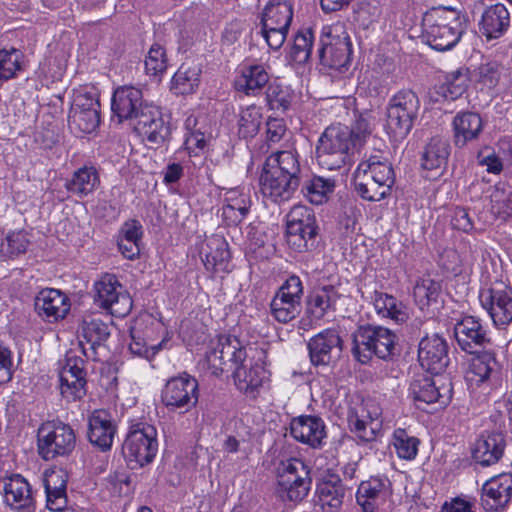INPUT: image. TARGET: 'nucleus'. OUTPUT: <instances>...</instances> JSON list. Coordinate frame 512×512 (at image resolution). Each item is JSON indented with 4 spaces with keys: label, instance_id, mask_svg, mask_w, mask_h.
Returning a JSON list of instances; mask_svg holds the SVG:
<instances>
[{
    "label": "nucleus",
    "instance_id": "nucleus-40",
    "mask_svg": "<svg viewBox=\"0 0 512 512\" xmlns=\"http://www.w3.org/2000/svg\"><path fill=\"white\" fill-rule=\"evenodd\" d=\"M79 337H82L87 343L94 348L105 342L110 336V329L98 315L86 314L78 328Z\"/></svg>",
    "mask_w": 512,
    "mask_h": 512
},
{
    "label": "nucleus",
    "instance_id": "nucleus-35",
    "mask_svg": "<svg viewBox=\"0 0 512 512\" xmlns=\"http://www.w3.org/2000/svg\"><path fill=\"white\" fill-rule=\"evenodd\" d=\"M267 84H269V74L262 65L258 64L244 67L235 81L236 89L247 95H256Z\"/></svg>",
    "mask_w": 512,
    "mask_h": 512
},
{
    "label": "nucleus",
    "instance_id": "nucleus-6",
    "mask_svg": "<svg viewBox=\"0 0 512 512\" xmlns=\"http://www.w3.org/2000/svg\"><path fill=\"white\" fill-rule=\"evenodd\" d=\"M348 126L342 124L327 127L318 140L316 157L319 165L327 170H337L351 161L357 150Z\"/></svg>",
    "mask_w": 512,
    "mask_h": 512
},
{
    "label": "nucleus",
    "instance_id": "nucleus-4",
    "mask_svg": "<svg viewBox=\"0 0 512 512\" xmlns=\"http://www.w3.org/2000/svg\"><path fill=\"white\" fill-rule=\"evenodd\" d=\"M394 182L392 165L381 154L362 161L354 173L355 189L367 201H380L389 196Z\"/></svg>",
    "mask_w": 512,
    "mask_h": 512
},
{
    "label": "nucleus",
    "instance_id": "nucleus-57",
    "mask_svg": "<svg viewBox=\"0 0 512 512\" xmlns=\"http://www.w3.org/2000/svg\"><path fill=\"white\" fill-rule=\"evenodd\" d=\"M320 46H338L351 45L349 34L343 22H336L330 26L324 27Z\"/></svg>",
    "mask_w": 512,
    "mask_h": 512
},
{
    "label": "nucleus",
    "instance_id": "nucleus-50",
    "mask_svg": "<svg viewBox=\"0 0 512 512\" xmlns=\"http://www.w3.org/2000/svg\"><path fill=\"white\" fill-rule=\"evenodd\" d=\"M266 100L271 109L286 111L294 100V92L289 86L274 81L268 84Z\"/></svg>",
    "mask_w": 512,
    "mask_h": 512
},
{
    "label": "nucleus",
    "instance_id": "nucleus-5",
    "mask_svg": "<svg viewBox=\"0 0 512 512\" xmlns=\"http://www.w3.org/2000/svg\"><path fill=\"white\" fill-rule=\"evenodd\" d=\"M352 354L362 364L373 355L389 360L395 355L397 336L390 329L379 325H360L353 333Z\"/></svg>",
    "mask_w": 512,
    "mask_h": 512
},
{
    "label": "nucleus",
    "instance_id": "nucleus-18",
    "mask_svg": "<svg viewBox=\"0 0 512 512\" xmlns=\"http://www.w3.org/2000/svg\"><path fill=\"white\" fill-rule=\"evenodd\" d=\"M309 358L314 366H333L340 359L343 340L335 329H325L307 343Z\"/></svg>",
    "mask_w": 512,
    "mask_h": 512
},
{
    "label": "nucleus",
    "instance_id": "nucleus-22",
    "mask_svg": "<svg viewBox=\"0 0 512 512\" xmlns=\"http://www.w3.org/2000/svg\"><path fill=\"white\" fill-rule=\"evenodd\" d=\"M60 391L68 401L79 400L86 394V373L84 361L77 357H67L60 371Z\"/></svg>",
    "mask_w": 512,
    "mask_h": 512
},
{
    "label": "nucleus",
    "instance_id": "nucleus-51",
    "mask_svg": "<svg viewBox=\"0 0 512 512\" xmlns=\"http://www.w3.org/2000/svg\"><path fill=\"white\" fill-rule=\"evenodd\" d=\"M261 109L255 105L248 106L239 114V134L243 138L253 137L259 131L261 125Z\"/></svg>",
    "mask_w": 512,
    "mask_h": 512
},
{
    "label": "nucleus",
    "instance_id": "nucleus-41",
    "mask_svg": "<svg viewBox=\"0 0 512 512\" xmlns=\"http://www.w3.org/2000/svg\"><path fill=\"white\" fill-rule=\"evenodd\" d=\"M340 295L332 285L316 289L308 300V312L316 319H321L331 309Z\"/></svg>",
    "mask_w": 512,
    "mask_h": 512
},
{
    "label": "nucleus",
    "instance_id": "nucleus-19",
    "mask_svg": "<svg viewBox=\"0 0 512 512\" xmlns=\"http://www.w3.org/2000/svg\"><path fill=\"white\" fill-rule=\"evenodd\" d=\"M380 407L373 401H365L350 410L348 422L351 431L364 442L373 441L379 429Z\"/></svg>",
    "mask_w": 512,
    "mask_h": 512
},
{
    "label": "nucleus",
    "instance_id": "nucleus-54",
    "mask_svg": "<svg viewBox=\"0 0 512 512\" xmlns=\"http://www.w3.org/2000/svg\"><path fill=\"white\" fill-rule=\"evenodd\" d=\"M314 35L311 29L299 31L295 37L290 56L298 64L306 63L312 52Z\"/></svg>",
    "mask_w": 512,
    "mask_h": 512
},
{
    "label": "nucleus",
    "instance_id": "nucleus-26",
    "mask_svg": "<svg viewBox=\"0 0 512 512\" xmlns=\"http://www.w3.org/2000/svg\"><path fill=\"white\" fill-rule=\"evenodd\" d=\"M291 436L312 448H320L326 437L325 424L320 417L302 415L290 423Z\"/></svg>",
    "mask_w": 512,
    "mask_h": 512
},
{
    "label": "nucleus",
    "instance_id": "nucleus-49",
    "mask_svg": "<svg viewBox=\"0 0 512 512\" xmlns=\"http://www.w3.org/2000/svg\"><path fill=\"white\" fill-rule=\"evenodd\" d=\"M207 248L209 250H205L203 262L208 270H217L218 267L225 266L230 259L228 244L222 238H212L207 243Z\"/></svg>",
    "mask_w": 512,
    "mask_h": 512
},
{
    "label": "nucleus",
    "instance_id": "nucleus-44",
    "mask_svg": "<svg viewBox=\"0 0 512 512\" xmlns=\"http://www.w3.org/2000/svg\"><path fill=\"white\" fill-rule=\"evenodd\" d=\"M469 77L466 69H457L445 77V82L437 88L439 93L445 100H456L461 97L467 90Z\"/></svg>",
    "mask_w": 512,
    "mask_h": 512
},
{
    "label": "nucleus",
    "instance_id": "nucleus-36",
    "mask_svg": "<svg viewBox=\"0 0 512 512\" xmlns=\"http://www.w3.org/2000/svg\"><path fill=\"white\" fill-rule=\"evenodd\" d=\"M499 371L500 367L495 355L491 352H484L473 358L468 380L481 384L488 380L497 379Z\"/></svg>",
    "mask_w": 512,
    "mask_h": 512
},
{
    "label": "nucleus",
    "instance_id": "nucleus-62",
    "mask_svg": "<svg viewBox=\"0 0 512 512\" xmlns=\"http://www.w3.org/2000/svg\"><path fill=\"white\" fill-rule=\"evenodd\" d=\"M139 331L136 328H133L131 330V338L132 341L129 345V350L132 354L140 356V357H147L148 348H157L159 349L161 344L155 345L150 341L149 338L142 339L140 335H138Z\"/></svg>",
    "mask_w": 512,
    "mask_h": 512
},
{
    "label": "nucleus",
    "instance_id": "nucleus-30",
    "mask_svg": "<svg viewBox=\"0 0 512 512\" xmlns=\"http://www.w3.org/2000/svg\"><path fill=\"white\" fill-rule=\"evenodd\" d=\"M233 379L240 392L254 398L266 379V371L262 365L245 360L233 371Z\"/></svg>",
    "mask_w": 512,
    "mask_h": 512
},
{
    "label": "nucleus",
    "instance_id": "nucleus-3",
    "mask_svg": "<svg viewBox=\"0 0 512 512\" xmlns=\"http://www.w3.org/2000/svg\"><path fill=\"white\" fill-rule=\"evenodd\" d=\"M423 37L435 50L453 48L465 31V19L461 13L450 7H433L422 18Z\"/></svg>",
    "mask_w": 512,
    "mask_h": 512
},
{
    "label": "nucleus",
    "instance_id": "nucleus-17",
    "mask_svg": "<svg viewBox=\"0 0 512 512\" xmlns=\"http://www.w3.org/2000/svg\"><path fill=\"white\" fill-rule=\"evenodd\" d=\"M161 400L169 410H190L198 402L197 380L186 373L172 377L162 389Z\"/></svg>",
    "mask_w": 512,
    "mask_h": 512
},
{
    "label": "nucleus",
    "instance_id": "nucleus-63",
    "mask_svg": "<svg viewBox=\"0 0 512 512\" xmlns=\"http://www.w3.org/2000/svg\"><path fill=\"white\" fill-rule=\"evenodd\" d=\"M13 359L9 348L0 344V384H5L12 379Z\"/></svg>",
    "mask_w": 512,
    "mask_h": 512
},
{
    "label": "nucleus",
    "instance_id": "nucleus-48",
    "mask_svg": "<svg viewBox=\"0 0 512 512\" xmlns=\"http://www.w3.org/2000/svg\"><path fill=\"white\" fill-rule=\"evenodd\" d=\"M334 188V180L314 176L305 183L303 190L305 191V196L312 204L320 205L328 200L329 195L334 191Z\"/></svg>",
    "mask_w": 512,
    "mask_h": 512
},
{
    "label": "nucleus",
    "instance_id": "nucleus-32",
    "mask_svg": "<svg viewBox=\"0 0 512 512\" xmlns=\"http://www.w3.org/2000/svg\"><path fill=\"white\" fill-rule=\"evenodd\" d=\"M455 146L462 148L476 140L483 129L482 118L475 112H460L453 119Z\"/></svg>",
    "mask_w": 512,
    "mask_h": 512
},
{
    "label": "nucleus",
    "instance_id": "nucleus-25",
    "mask_svg": "<svg viewBox=\"0 0 512 512\" xmlns=\"http://www.w3.org/2000/svg\"><path fill=\"white\" fill-rule=\"evenodd\" d=\"M34 306L37 314L49 322L63 319L70 310L68 297L53 288L41 290L35 297Z\"/></svg>",
    "mask_w": 512,
    "mask_h": 512
},
{
    "label": "nucleus",
    "instance_id": "nucleus-28",
    "mask_svg": "<svg viewBox=\"0 0 512 512\" xmlns=\"http://www.w3.org/2000/svg\"><path fill=\"white\" fill-rule=\"evenodd\" d=\"M2 493L4 503L12 510L28 508L34 502L31 486L20 474H13L3 479Z\"/></svg>",
    "mask_w": 512,
    "mask_h": 512
},
{
    "label": "nucleus",
    "instance_id": "nucleus-59",
    "mask_svg": "<svg viewBox=\"0 0 512 512\" xmlns=\"http://www.w3.org/2000/svg\"><path fill=\"white\" fill-rule=\"evenodd\" d=\"M288 30L289 27L261 24V34L268 46L274 50L282 47L287 37Z\"/></svg>",
    "mask_w": 512,
    "mask_h": 512
},
{
    "label": "nucleus",
    "instance_id": "nucleus-55",
    "mask_svg": "<svg viewBox=\"0 0 512 512\" xmlns=\"http://www.w3.org/2000/svg\"><path fill=\"white\" fill-rule=\"evenodd\" d=\"M168 67V58L165 48L155 43L145 57V72L151 76H161Z\"/></svg>",
    "mask_w": 512,
    "mask_h": 512
},
{
    "label": "nucleus",
    "instance_id": "nucleus-29",
    "mask_svg": "<svg viewBox=\"0 0 512 512\" xmlns=\"http://www.w3.org/2000/svg\"><path fill=\"white\" fill-rule=\"evenodd\" d=\"M510 25V14L504 4L497 3L487 7L479 21V31L487 39H498L504 35Z\"/></svg>",
    "mask_w": 512,
    "mask_h": 512
},
{
    "label": "nucleus",
    "instance_id": "nucleus-42",
    "mask_svg": "<svg viewBox=\"0 0 512 512\" xmlns=\"http://www.w3.org/2000/svg\"><path fill=\"white\" fill-rule=\"evenodd\" d=\"M293 18L292 5L284 0H270L263 9L261 24L290 27Z\"/></svg>",
    "mask_w": 512,
    "mask_h": 512
},
{
    "label": "nucleus",
    "instance_id": "nucleus-60",
    "mask_svg": "<svg viewBox=\"0 0 512 512\" xmlns=\"http://www.w3.org/2000/svg\"><path fill=\"white\" fill-rule=\"evenodd\" d=\"M99 99L95 93L88 91H78L73 99L72 110L80 111H99Z\"/></svg>",
    "mask_w": 512,
    "mask_h": 512
},
{
    "label": "nucleus",
    "instance_id": "nucleus-61",
    "mask_svg": "<svg viewBox=\"0 0 512 512\" xmlns=\"http://www.w3.org/2000/svg\"><path fill=\"white\" fill-rule=\"evenodd\" d=\"M349 129L352 132L351 138L357 150L364 144L372 131L369 120L362 115L356 118L353 126Z\"/></svg>",
    "mask_w": 512,
    "mask_h": 512
},
{
    "label": "nucleus",
    "instance_id": "nucleus-27",
    "mask_svg": "<svg viewBox=\"0 0 512 512\" xmlns=\"http://www.w3.org/2000/svg\"><path fill=\"white\" fill-rule=\"evenodd\" d=\"M505 448L506 439L501 432L482 434L474 444L472 457L482 466H491L503 457Z\"/></svg>",
    "mask_w": 512,
    "mask_h": 512
},
{
    "label": "nucleus",
    "instance_id": "nucleus-37",
    "mask_svg": "<svg viewBox=\"0 0 512 512\" xmlns=\"http://www.w3.org/2000/svg\"><path fill=\"white\" fill-rule=\"evenodd\" d=\"M450 154V145L447 139L432 137L425 146L422 155V167L426 170H439L446 166Z\"/></svg>",
    "mask_w": 512,
    "mask_h": 512
},
{
    "label": "nucleus",
    "instance_id": "nucleus-15",
    "mask_svg": "<svg viewBox=\"0 0 512 512\" xmlns=\"http://www.w3.org/2000/svg\"><path fill=\"white\" fill-rule=\"evenodd\" d=\"M94 301L102 309L109 311L112 316L125 317L132 309V299L123 290L117 278L106 274L94 284Z\"/></svg>",
    "mask_w": 512,
    "mask_h": 512
},
{
    "label": "nucleus",
    "instance_id": "nucleus-38",
    "mask_svg": "<svg viewBox=\"0 0 512 512\" xmlns=\"http://www.w3.org/2000/svg\"><path fill=\"white\" fill-rule=\"evenodd\" d=\"M413 297L421 310H427L441 300L442 284L430 277L419 278L413 287Z\"/></svg>",
    "mask_w": 512,
    "mask_h": 512
},
{
    "label": "nucleus",
    "instance_id": "nucleus-20",
    "mask_svg": "<svg viewBox=\"0 0 512 512\" xmlns=\"http://www.w3.org/2000/svg\"><path fill=\"white\" fill-rule=\"evenodd\" d=\"M418 359L422 368L428 372L442 373L449 364L445 339L438 334L424 337L419 343Z\"/></svg>",
    "mask_w": 512,
    "mask_h": 512
},
{
    "label": "nucleus",
    "instance_id": "nucleus-21",
    "mask_svg": "<svg viewBox=\"0 0 512 512\" xmlns=\"http://www.w3.org/2000/svg\"><path fill=\"white\" fill-rule=\"evenodd\" d=\"M454 337L458 346L470 354L478 353L490 342L480 320L473 316H466L454 325Z\"/></svg>",
    "mask_w": 512,
    "mask_h": 512
},
{
    "label": "nucleus",
    "instance_id": "nucleus-39",
    "mask_svg": "<svg viewBox=\"0 0 512 512\" xmlns=\"http://www.w3.org/2000/svg\"><path fill=\"white\" fill-rule=\"evenodd\" d=\"M201 69L194 62L183 63L171 80V90L175 94H191L198 87L200 82Z\"/></svg>",
    "mask_w": 512,
    "mask_h": 512
},
{
    "label": "nucleus",
    "instance_id": "nucleus-46",
    "mask_svg": "<svg viewBox=\"0 0 512 512\" xmlns=\"http://www.w3.org/2000/svg\"><path fill=\"white\" fill-rule=\"evenodd\" d=\"M317 491L323 505H328L331 508H339L343 502L346 488L340 478L330 476L318 485Z\"/></svg>",
    "mask_w": 512,
    "mask_h": 512
},
{
    "label": "nucleus",
    "instance_id": "nucleus-13",
    "mask_svg": "<svg viewBox=\"0 0 512 512\" xmlns=\"http://www.w3.org/2000/svg\"><path fill=\"white\" fill-rule=\"evenodd\" d=\"M479 299L496 326H507L512 322V287L496 280L480 290Z\"/></svg>",
    "mask_w": 512,
    "mask_h": 512
},
{
    "label": "nucleus",
    "instance_id": "nucleus-58",
    "mask_svg": "<svg viewBox=\"0 0 512 512\" xmlns=\"http://www.w3.org/2000/svg\"><path fill=\"white\" fill-rule=\"evenodd\" d=\"M501 66L497 62L482 64L477 69V81L487 88H494L500 79Z\"/></svg>",
    "mask_w": 512,
    "mask_h": 512
},
{
    "label": "nucleus",
    "instance_id": "nucleus-9",
    "mask_svg": "<svg viewBox=\"0 0 512 512\" xmlns=\"http://www.w3.org/2000/svg\"><path fill=\"white\" fill-rule=\"evenodd\" d=\"M311 481L308 466L301 459L290 458L278 468L276 492L283 501L297 503L307 496Z\"/></svg>",
    "mask_w": 512,
    "mask_h": 512
},
{
    "label": "nucleus",
    "instance_id": "nucleus-24",
    "mask_svg": "<svg viewBox=\"0 0 512 512\" xmlns=\"http://www.w3.org/2000/svg\"><path fill=\"white\" fill-rule=\"evenodd\" d=\"M512 498V474L502 473L492 477L482 486L481 504L487 511L502 509Z\"/></svg>",
    "mask_w": 512,
    "mask_h": 512
},
{
    "label": "nucleus",
    "instance_id": "nucleus-52",
    "mask_svg": "<svg viewBox=\"0 0 512 512\" xmlns=\"http://www.w3.org/2000/svg\"><path fill=\"white\" fill-rule=\"evenodd\" d=\"M419 444V439L409 435L405 429H397L393 433V445L401 459L413 460L417 456Z\"/></svg>",
    "mask_w": 512,
    "mask_h": 512
},
{
    "label": "nucleus",
    "instance_id": "nucleus-7",
    "mask_svg": "<svg viewBox=\"0 0 512 512\" xmlns=\"http://www.w3.org/2000/svg\"><path fill=\"white\" fill-rule=\"evenodd\" d=\"M319 227L313 210L296 205L287 214L286 240L296 252H306L317 245Z\"/></svg>",
    "mask_w": 512,
    "mask_h": 512
},
{
    "label": "nucleus",
    "instance_id": "nucleus-64",
    "mask_svg": "<svg viewBox=\"0 0 512 512\" xmlns=\"http://www.w3.org/2000/svg\"><path fill=\"white\" fill-rule=\"evenodd\" d=\"M46 507L51 511H63L67 504L66 488L45 490Z\"/></svg>",
    "mask_w": 512,
    "mask_h": 512
},
{
    "label": "nucleus",
    "instance_id": "nucleus-12",
    "mask_svg": "<svg viewBox=\"0 0 512 512\" xmlns=\"http://www.w3.org/2000/svg\"><path fill=\"white\" fill-rule=\"evenodd\" d=\"M245 360V349L236 337L230 335L219 336L216 341L211 342L206 352L207 367L215 376L234 371Z\"/></svg>",
    "mask_w": 512,
    "mask_h": 512
},
{
    "label": "nucleus",
    "instance_id": "nucleus-16",
    "mask_svg": "<svg viewBox=\"0 0 512 512\" xmlns=\"http://www.w3.org/2000/svg\"><path fill=\"white\" fill-rule=\"evenodd\" d=\"M430 377L421 376L414 379L409 387V396L417 408L426 410L428 406L442 408L452 398V384L449 381L441 382Z\"/></svg>",
    "mask_w": 512,
    "mask_h": 512
},
{
    "label": "nucleus",
    "instance_id": "nucleus-14",
    "mask_svg": "<svg viewBox=\"0 0 512 512\" xmlns=\"http://www.w3.org/2000/svg\"><path fill=\"white\" fill-rule=\"evenodd\" d=\"M303 284L296 275H291L278 288L270 302V313L280 323H288L301 312Z\"/></svg>",
    "mask_w": 512,
    "mask_h": 512
},
{
    "label": "nucleus",
    "instance_id": "nucleus-53",
    "mask_svg": "<svg viewBox=\"0 0 512 512\" xmlns=\"http://www.w3.org/2000/svg\"><path fill=\"white\" fill-rule=\"evenodd\" d=\"M490 202L492 213L505 218L512 212V191L505 184H497L490 194Z\"/></svg>",
    "mask_w": 512,
    "mask_h": 512
},
{
    "label": "nucleus",
    "instance_id": "nucleus-31",
    "mask_svg": "<svg viewBox=\"0 0 512 512\" xmlns=\"http://www.w3.org/2000/svg\"><path fill=\"white\" fill-rule=\"evenodd\" d=\"M251 208V200L239 189L228 190L223 199L221 217L227 226H237L246 218Z\"/></svg>",
    "mask_w": 512,
    "mask_h": 512
},
{
    "label": "nucleus",
    "instance_id": "nucleus-1",
    "mask_svg": "<svg viewBox=\"0 0 512 512\" xmlns=\"http://www.w3.org/2000/svg\"><path fill=\"white\" fill-rule=\"evenodd\" d=\"M111 109L119 122L133 120L135 131L151 146L158 147L168 140L170 125L158 107L144 101L140 88L118 87L112 95Z\"/></svg>",
    "mask_w": 512,
    "mask_h": 512
},
{
    "label": "nucleus",
    "instance_id": "nucleus-43",
    "mask_svg": "<svg viewBox=\"0 0 512 512\" xmlns=\"http://www.w3.org/2000/svg\"><path fill=\"white\" fill-rule=\"evenodd\" d=\"M352 54V45L339 44L338 46H320L318 57L324 66L341 71L347 68Z\"/></svg>",
    "mask_w": 512,
    "mask_h": 512
},
{
    "label": "nucleus",
    "instance_id": "nucleus-47",
    "mask_svg": "<svg viewBox=\"0 0 512 512\" xmlns=\"http://www.w3.org/2000/svg\"><path fill=\"white\" fill-rule=\"evenodd\" d=\"M24 69V55L16 49H0V82H6L17 77Z\"/></svg>",
    "mask_w": 512,
    "mask_h": 512
},
{
    "label": "nucleus",
    "instance_id": "nucleus-2",
    "mask_svg": "<svg viewBox=\"0 0 512 512\" xmlns=\"http://www.w3.org/2000/svg\"><path fill=\"white\" fill-rule=\"evenodd\" d=\"M301 166L295 151L271 154L260 178L264 197L275 203L289 200L300 185Z\"/></svg>",
    "mask_w": 512,
    "mask_h": 512
},
{
    "label": "nucleus",
    "instance_id": "nucleus-11",
    "mask_svg": "<svg viewBox=\"0 0 512 512\" xmlns=\"http://www.w3.org/2000/svg\"><path fill=\"white\" fill-rule=\"evenodd\" d=\"M76 437L70 425L47 422L38 430V450L45 460L70 454L75 448Z\"/></svg>",
    "mask_w": 512,
    "mask_h": 512
},
{
    "label": "nucleus",
    "instance_id": "nucleus-23",
    "mask_svg": "<svg viewBox=\"0 0 512 512\" xmlns=\"http://www.w3.org/2000/svg\"><path fill=\"white\" fill-rule=\"evenodd\" d=\"M116 432L117 426L107 410H94L88 417V439L101 451L111 449Z\"/></svg>",
    "mask_w": 512,
    "mask_h": 512
},
{
    "label": "nucleus",
    "instance_id": "nucleus-10",
    "mask_svg": "<svg viewBox=\"0 0 512 512\" xmlns=\"http://www.w3.org/2000/svg\"><path fill=\"white\" fill-rule=\"evenodd\" d=\"M420 109V100L412 90H401L389 101L387 122L395 138L403 139L412 130Z\"/></svg>",
    "mask_w": 512,
    "mask_h": 512
},
{
    "label": "nucleus",
    "instance_id": "nucleus-56",
    "mask_svg": "<svg viewBox=\"0 0 512 512\" xmlns=\"http://www.w3.org/2000/svg\"><path fill=\"white\" fill-rule=\"evenodd\" d=\"M29 240L23 231L10 232L1 243V252L3 255L13 258L27 251Z\"/></svg>",
    "mask_w": 512,
    "mask_h": 512
},
{
    "label": "nucleus",
    "instance_id": "nucleus-34",
    "mask_svg": "<svg viewBox=\"0 0 512 512\" xmlns=\"http://www.w3.org/2000/svg\"><path fill=\"white\" fill-rule=\"evenodd\" d=\"M389 481L386 478L371 477L362 481L356 493V500L362 512H375V501L386 494Z\"/></svg>",
    "mask_w": 512,
    "mask_h": 512
},
{
    "label": "nucleus",
    "instance_id": "nucleus-33",
    "mask_svg": "<svg viewBox=\"0 0 512 512\" xmlns=\"http://www.w3.org/2000/svg\"><path fill=\"white\" fill-rule=\"evenodd\" d=\"M100 184V177L95 167L83 166L77 169L70 180L65 183L67 191L79 198L92 194Z\"/></svg>",
    "mask_w": 512,
    "mask_h": 512
},
{
    "label": "nucleus",
    "instance_id": "nucleus-8",
    "mask_svg": "<svg viewBox=\"0 0 512 512\" xmlns=\"http://www.w3.org/2000/svg\"><path fill=\"white\" fill-rule=\"evenodd\" d=\"M158 450L156 428L147 423L132 425L122 446V453L131 469L152 462Z\"/></svg>",
    "mask_w": 512,
    "mask_h": 512
},
{
    "label": "nucleus",
    "instance_id": "nucleus-45",
    "mask_svg": "<svg viewBox=\"0 0 512 512\" xmlns=\"http://www.w3.org/2000/svg\"><path fill=\"white\" fill-rule=\"evenodd\" d=\"M100 123L99 111H80L70 109L68 126L72 133L81 137L92 133Z\"/></svg>",
    "mask_w": 512,
    "mask_h": 512
}]
</instances>
